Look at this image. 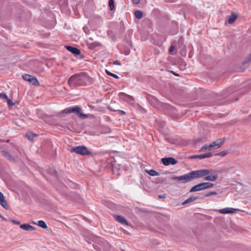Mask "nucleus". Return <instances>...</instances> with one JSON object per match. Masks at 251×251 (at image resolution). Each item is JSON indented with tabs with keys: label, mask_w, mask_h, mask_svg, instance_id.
<instances>
[{
	"label": "nucleus",
	"mask_w": 251,
	"mask_h": 251,
	"mask_svg": "<svg viewBox=\"0 0 251 251\" xmlns=\"http://www.w3.org/2000/svg\"><path fill=\"white\" fill-rule=\"evenodd\" d=\"M91 80V77L86 73L81 72L72 75L68 80L69 86L72 88L84 86Z\"/></svg>",
	"instance_id": "obj_1"
},
{
	"label": "nucleus",
	"mask_w": 251,
	"mask_h": 251,
	"mask_svg": "<svg viewBox=\"0 0 251 251\" xmlns=\"http://www.w3.org/2000/svg\"><path fill=\"white\" fill-rule=\"evenodd\" d=\"M213 170L203 169L190 172L192 179L201 177L205 175L212 173Z\"/></svg>",
	"instance_id": "obj_2"
},
{
	"label": "nucleus",
	"mask_w": 251,
	"mask_h": 251,
	"mask_svg": "<svg viewBox=\"0 0 251 251\" xmlns=\"http://www.w3.org/2000/svg\"><path fill=\"white\" fill-rule=\"evenodd\" d=\"M71 152H75L82 155H86L91 154V152L88 149L84 146H78L77 147H73L71 149Z\"/></svg>",
	"instance_id": "obj_3"
},
{
	"label": "nucleus",
	"mask_w": 251,
	"mask_h": 251,
	"mask_svg": "<svg viewBox=\"0 0 251 251\" xmlns=\"http://www.w3.org/2000/svg\"><path fill=\"white\" fill-rule=\"evenodd\" d=\"M172 179L173 180L181 181L183 183H186L192 180L190 173L185 174L183 176L173 177Z\"/></svg>",
	"instance_id": "obj_4"
},
{
	"label": "nucleus",
	"mask_w": 251,
	"mask_h": 251,
	"mask_svg": "<svg viewBox=\"0 0 251 251\" xmlns=\"http://www.w3.org/2000/svg\"><path fill=\"white\" fill-rule=\"evenodd\" d=\"M22 77L25 80L30 82L35 86H37L40 85L37 78L34 76L28 74H24L22 75Z\"/></svg>",
	"instance_id": "obj_5"
},
{
	"label": "nucleus",
	"mask_w": 251,
	"mask_h": 251,
	"mask_svg": "<svg viewBox=\"0 0 251 251\" xmlns=\"http://www.w3.org/2000/svg\"><path fill=\"white\" fill-rule=\"evenodd\" d=\"M161 162L164 166L174 165L177 163V161L172 157L163 158L161 159Z\"/></svg>",
	"instance_id": "obj_6"
},
{
	"label": "nucleus",
	"mask_w": 251,
	"mask_h": 251,
	"mask_svg": "<svg viewBox=\"0 0 251 251\" xmlns=\"http://www.w3.org/2000/svg\"><path fill=\"white\" fill-rule=\"evenodd\" d=\"M168 114L174 120L179 119L184 116V113L180 111H169Z\"/></svg>",
	"instance_id": "obj_7"
},
{
	"label": "nucleus",
	"mask_w": 251,
	"mask_h": 251,
	"mask_svg": "<svg viewBox=\"0 0 251 251\" xmlns=\"http://www.w3.org/2000/svg\"><path fill=\"white\" fill-rule=\"evenodd\" d=\"M82 111H63V113H71L75 112L77 116L82 119H85L88 117V115L82 113Z\"/></svg>",
	"instance_id": "obj_8"
},
{
	"label": "nucleus",
	"mask_w": 251,
	"mask_h": 251,
	"mask_svg": "<svg viewBox=\"0 0 251 251\" xmlns=\"http://www.w3.org/2000/svg\"><path fill=\"white\" fill-rule=\"evenodd\" d=\"M119 97L121 99L126 100L129 102H133L134 101V99L132 97L124 93H120L119 94Z\"/></svg>",
	"instance_id": "obj_9"
},
{
	"label": "nucleus",
	"mask_w": 251,
	"mask_h": 251,
	"mask_svg": "<svg viewBox=\"0 0 251 251\" xmlns=\"http://www.w3.org/2000/svg\"><path fill=\"white\" fill-rule=\"evenodd\" d=\"M212 156V153L211 152H208L203 154L192 155V156H191V158L203 159L205 158L210 157Z\"/></svg>",
	"instance_id": "obj_10"
},
{
	"label": "nucleus",
	"mask_w": 251,
	"mask_h": 251,
	"mask_svg": "<svg viewBox=\"0 0 251 251\" xmlns=\"http://www.w3.org/2000/svg\"><path fill=\"white\" fill-rule=\"evenodd\" d=\"M239 210L238 209H234L233 208H225L222 209H220L219 212L221 214H229V213H233L236 211H239Z\"/></svg>",
	"instance_id": "obj_11"
},
{
	"label": "nucleus",
	"mask_w": 251,
	"mask_h": 251,
	"mask_svg": "<svg viewBox=\"0 0 251 251\" xmlns=\"http://www.w3.org/2000/svg\"><path fill=\"white\" fill-rule=\"evenodd\" d=\"M225 139L220 138L217 139L216 141L212 142L213 143V146H214L215 149H218L222 146V145L225 142Z\"/></svg>",
	"instance_id": "obj_12"
},
{
	"label": "nucleus",
	"mask_w": 251,
	"mask_h": 251,
	"mask_svg": "<svg viewBox=\"0 0 251 251\" xmlns=\"http://www.w3.org/2000/svg\"><path fill=\"white\" fill-rule=\"evenodd\" d=\"M66 48L68 50L71 52L74 55H79L81 53L80 50L76 48L70 46H66Z\"/></svg>",
	"instance_id": "obj_13"
},
{
	"label": "nucleus",
	"mask_w": 251,
	"mask_h": 251,
	"mask_svg": "<svg viewBox=\"0 0 251 251\" xmlns=\"http://www.w3.org/2000/svg\"><path fill=\"white\" fill-rule=\"evenodd\" d=\"M0 204L5 209H8V205L5 200L3 194L0 192Z\"/></svg>",
	"instance_id": "obj_14"
},
{
	"label": "nucleus",
	"mask_w": 251,
	"mask_h": 251,
	"mask_svg": "<svg viewBox=\"0 0 251 251\" xmlns=\"http://www.w3.org/2000/svg\"><path fill=\"white\" fill-rule=\"evenodd\" d=\"M204 190L202 183L193 186L190 190V192H194Z\"/></svg>",
	"instance_id": "obj_15"
},
{
	"label": "nucleus",
	"mask_w": 251,
	"mask_h": 251,
	"mask_svg": "<svg viewBox=\"0 0 251 251\" xmlns=\"http://www.w3.org/2000/svg\"><path fill=\"white\" fill-rule=\"evenodd\" d=\"M114 217L116 221H117L123 225H128L126 219L123 216L115 215H114Z\"/></svg>",
	"instance_id": "obj_16"
},
{
	"label": "nucleus",
	"mask_w": 251,
	"mask_h": 251,
	"mask_svg": "<svg viewBox=\"0 0 251 251\" xmlns=\"http://www.w3.org/2000/svg\"><path fill=\"white\" fill-rule=\"evenodd\" d=\"M1 153L2 155L6 158H7L8 160L11 161L15 162V158L12 156L9 152L5 151H1Z\"/></svg>",
	"instance_id": "obj_17"
},
{
	"label": "nucleus",
	"mask_w": 251,
	"mask_h": 251,
	"mask_svg": "<svg viewBox=\"0 0 251 251\" xmlns=\"http://www.w3.org/2000/svg\"><path fill=\"white\" fill-rule=\"evenodd\" d=\"M21 228L26 231H32L35 229L34 227L27 224H24L20 226Z\"/></svg>",
	"instance_id": "obj_18"
},
{
	"label": "nucleus",
	"mask_w": 251,
	"mask_h": 251,
	"mask_svg": "<svg viewBox=\"0 0 251 251\" xmlns=\"http://www.w3.org/2000/svg\"><path fill=\"white\" fill-rule=\"evenodd\" d=\"M218 178V175L215 174L213 175H210L204 177V180L211 181H214Z\"/></svg>",
	"instance_id": "obj_19"
},
{
	"label": "nucleus",
	"mask_w": 251,
	"mask_h": 251,
	"mask_svg": "<svg viewBox=\"0 0 251 251\" xmlns=\"http://www.w3.org/2000/svg\"><path fill=\"white\" fill-rule=\"evenodd\" d=\"M237 18V15L235 13H232L228 19V23L229 24H233Z\"/></svg>",
	"instance_id": "obj_20"
},
{
	"label": "nucleus",
	"mask_w": 251,
	"mask_h": 251,
	"mask_svg": "<svg viewBox=\"0 0 251 251\" xmlns=\"http://www.w3.org/2000/svg\"><path fill=\"white\" fill-rule=\"evenodd\" d=\"M26 137L29 141H32L34 137H37L38 135L32 132H27L25 134Z\"/></svg>",
	"instance_id": "obj_21"
},
{
	"label": "nucleus",
	"mask_w": 251,
	"mask_h": 251,
	"mask_svg": "<svg viewBox=\"0 0 251 251\" xmlns=\"http://www.w3.org/2000/svg\"><path fill=\"white\" fill-rule=\"evenodd\" d=\"M197 199H198V197H191L188 198V199H187L186 200H185L182 203V205H185V204L189 203L190 202H192L195 201V200H196Z\"/></svg>",
	"instance_id": "obj_22"
},
{
	"label": "nucleus",
	"mask_w": 251,
	"mask_h": 251,
	"mask_svg": "<svg viewBox=\"0 0 251 251\" xmlns=\"http://www.w3.org/2000/svg\"><path fill=\"white\" fill-rule=\"evenodd\" d=\"M37 225L38 226H39L40 227H41L44 229H46L48 227L46 223L44 221H42V220L38 221V224Z\"/></svg>",
	"instance_id": "obj_23"
},
{
	"label": "nucleus",
	"mask_w": 251,
	"mask_h": 251,
	"mask_svg": "<svg viewBox=\"0 0 251 251\" xmlns=\"http://www.w3.org/2000/svg\"><path fill=\"white\" fill-rule=\"evenodd\" d=\"M203 187L204 189L211 188L213 187L214 184L209 182H202Z\"/></svg>",
	"instance_id": "obj_24"
},
{
	"label": "nucleus",
	"mask_w": 251,
	"mask_h": 251,
	"mask_svg": "<svg viewBox=\"0 0 251 251\" xmlns=\"http://www.w3.org/2000/svg\"><path fill=\"white\" fill-rule=\"evenodd\" d=\"M147 173L151 176H157L159 173L154 170H150L146 171Z\"/></svg>",
	"instance_id": "obj_25"
},
{
	"label": "nucleus",
	"mask_w": 251,
	"mask_h": 251,
	"mask_svg": "<svg viewBox=\"0 0 251 251\" xmlns=\"http://www.w3.org/2000/svg\"><path fill=\"white\" fill-rule=\"evenodd\" d=\"M135 16L136 18L140 19L142 17V12L140 11H136L134 13Z\"/></svg>",
	"instance_id": "obj_26"
},
{
	"label": "nucleus",
	"mask_w": 251,
	"mask_h": 251,
	"mask_svg": "<svg viewBox=\"0 0 251 251\" xmlns=\"http://www.w3.org/2000/svg\"><path fill=\"white\" fill-rule=\"evenodd\" d=\"M105 72L107 75L111 76L116 79H118L119 78V77L117 75L110 72L107 70H105Z\"/></svg>",
	"instance_id": "obj_27"
},
{
	"label": "nucleus",
	"mask_w": 251,
	"mask_h": 251,
	"mask_svg": "<svg viewBox=\"0 0 251 251\" xmlns=\"http://www.w3.org/2000/svg\"><path fill=\"white\" fill-rule=\"evenodd\" d=\"M109 6L110 9L111 10H113L114 9V0H109Z\"/></svg>",
	"instance_id": "obj_28"
},
{
	"label": "nucleus",
	"mask_w": 251,
	"mask_h": 251,
	"mask_svg": "<svg viewBox=\"0 0 251 251\" xmlns=\"http://www.w3.org/2000/svg\"><path fill=\"white\" fill-rule=\"evenodd\" d=\"M217 192L215 191L208 192L204 194V196L206 197H209L211 195H216Z\"/></svg>",
	"instance_id": "obj_29"
},
{
	"label": "nucleus",
	"mask_w": 251,
	"mask_h": 251,
	"mask_svg": "<svg viewBox=\"0 0 251 251\" xmlns=\"http://www.w3.org/2000/svg\"><path fill=\"white\" fill-rule=\"evenodd\" d=\"M210 151L209 149V146L208 144H205L201 149V151Z\"/></svg>",
	"instance_id": "obj_30"
},
{
	"label": "nucleus",
	"mask_w": 251,
	"mask_h": 251,
	"mask_svg": "<svg viewBox=\"0 0 251 251\" xmlns=\"http://www.w3.org/2000/svg\"><path fill=\"white\" fill-rule=\"evenodd\" d=\"M65 110H81V108L78 106H75L71 108H67Z\"/></svg>",
	"instance_id": "obj_31"
},
{
	"label": "nucleus",
	"mask_w": 251,
	"mask_h": 251,
	"mask_svg": "<svg viewBox=\"0 0 251 251\" xmlns=\"http://www.w3.org/2000/svg\"><path fill=\"white\" fill-rule=\"evenodd\" d=\"M0 98L7 100L8 97L5 93H0Z\"/></svg>",
	"instance_id": "obj_32"
},
{
	"label": "nucleus",
	"mask_w": 251,
	"mask_h": 251,
	"mask_svg": "<svg viewBox=\"0 0 251 251\" xmlns=\"http://www.w3.org/2000/svg\"><path fill=\"white\" fill-rule=\"evenodd\" d=\"M6 100H7V104L9 106H13L14 105V103L13 102V101L11 100H10L8 98Z\"/></svg>",
	"instance_id": "obj_33"
},
{
	"label": "nucleus",
	"mask_w": 251,
	"mask_h": 251,
	"mask_svg": "<svg viewBox=\"0 0 251 251\" xmlns=\"http://www.w3.org/2000/svg\"><path fill=\"white\" fill-rule=\"evenodd\" d=\"M162 108L167 109L168 110H171L172 109L171 106L167 104H164L163 107Z\"/></svg>",
	"instance_id": "obj_34"
},
{
	"label": "nucleus",
	"mask_w": 251,
	"mask_h": 251,
	"mask_svg": "<svg viewBox=\"0 0 251 251\" xmlns=\"http://www.w3.org/2000/svg\"><path fill=\"white\" fill-rule=\"evenodd\" d=\"M227 153V151H222L218 153V155L221 156H226Z\"/></svg>",
	"instance_id": "obj_35"
},
{
	"label": "nucleus",
	"mask_w": 251,
	"mask_h": 251,
	"mask_svg": "<svg viewBox=\"0 0 251 251\" xmlns=\"http://www.w3.org/2000/svg\"><path fill=\"white\" fill-rule=\"evenodd\" d=\"M233 89V88H229L228 89V90H226L225 92V94L224 95L226 96H228V94L229 93V92L231 91V90Z\"/></svg>",
	"instance_id": "obj_36"
},
{
	"label": "nucleus",
	"mask_w": 251,
	"mask_h": 251,
	"mask_svg": "<svg viewBox=\"0 0 251 251\" xmlns=\"http://www.w3.org/2000/svg\"><path fill=\"white\" fill-rule=\"evenodd\" d=\"M208 146H209V150L211 151L213 149L215 148V147L214 146H213V143H211L209 145H208Z\"/></svg>",
	"instance_id": "obj_37"
},
{
	"label": "nucleus",
	"mask_w": 251,
	"mask_h": 251,
	"mask_svg": "<svg viewBox=\"0 0 251 251\" xmlns=\"http://www.w3.org/2000/svg\"><path fill=\"white\" fill-rule=\"evenodd\" d=\"M11 222L12 223H13L14 224H15L16 225H20V221H18L15 220H12Z\"/></svg>",
	"instance_id": "obj_38"
},
{
	"label": "nucleus",
	"mask_w": 251,
	"mask_h": 251,
	"mask_svg": "<svg viewBox=\"0 0 251 251\" xmlns=\"http://www.w3.org/2000/svg\"><path fill=\"white\" fill-rule=\"evenodd\" d=\"M113 63L114 65H121V64L120 63V62L118 60H116L115 61H114Z\"/></svg>",
	"instance_id": "obj_39"
},
{
	"label": "nucleus",
	"mask_w": 251,
	"mask_h": 251,
	"mask_svg": "<svg viewBox=\"0 0 251 251\" xmlns=\"http://www.w3.org/2000/svg\"><path fill=\"white\" fill-rule=\"evenodd\" d=\"M133 3L137 4L140 2V0H132Z\"/></svg>",
	"instance_id": "obj_40"
},
{
	"label": "nucleus",
	"mask_w": 251,
	"mask_h": 251,
	"mask_svg": "<svg viewBox=\"0 0 251 251\" xmlns=\"http://www.w3.org/2000/svg\"><path fill=\"white\" fill-rule=\"evenodd\" d=\"M119 112V114L121 115H124L126 114V112L125 111H118Z\"/></svg>",
	"instance_id": "obj_41"
},
{
	"label": "nucleus",
	"mask_w": 251,
	"mask_h": 251,
	"mask_svg": "<svg viewBox=\"0 0 251 251\" xmlns=\"http://www.w3.org/2000/svg\"><path fill=\"white\" fill-rule=\"evenodd\" d=\"M174 49H175V47L173 46H171L169 49V51L172 52L174 51Z\"/></svg>",
	"instance_id": "obj_42"
},
{
	"label": "nucleus",
	"mask_w": 251,
	"mask_h": 251,
	"mask_svg": "<svg viewBox=\"0 0 251 251\" xmlns=\"http://www.w3.org/2000/svg\"><path fill=\"white\" fill-rule=\"evenodd\" d=\"M166 197L164 195H160L158 196V198L160 199L165 198Z\"/></svg>",
	"instance_id": "obj_43"
},
{
	"label": "nucleus",
	"mask_w": 251,
	"mask_h": 251,
	"mask_svg": "<svg viewBox=\"0 0 251 251\" xmlns=\"http://www.w3.org/2000/svg\"><path fill=\"white\" fill-rule=\"evenodd\" d=\"M247 60H248V62L251 61V54L249 56ZM246 62H247V61Z\"/></svg>",
	"instance_id": "obj_44"
},
{
	"label": "nucleus",
	"mask_w": 251,
	"mask_h": 251,
	"mask_svg": "<svg viewBox=\"0 0 251 251\" xmlns=\"http://www.w3.org/2000/svg\"><path fill=\"white\" fill-rule=\"evenodd\" d=\"M50 171H51V172H54V174H55V175H56V173H57V172H56V171L54 169H51V170H50Z\"/></svg>",
	"instance_id": "obj_45"
},
{
	"label": "nucleus",
	"mask_w": 251,
	"mask_h": 251,
	"mask_svg": "<svg viewBox=\"0 0 251 251\" xmlns=\"http://www.w3.org/2000/svg\"><path fill=\"white\" fill-rule=\"evenodd\" d=\"M171 72H172V73L173 75H176V76H178V74H176L175 72H173V71H172Z\"/></svg>",
	"instance_id": "obj_46"
},
{
	"label": "nucleus",
	"mask_w": 251,
	"mask_h": 251,
	"mask_svg": "<svg viewBox=\"0 0 251 251\" xmlns=\"http://www.w3.org/2000/svg\"><path fill=\"white\" fill-rule=\"evenodd\" d=\"M0 217H1V215H0Z\"/></svg>",
	"instance_id": "obj_47"
}]
</instances>
